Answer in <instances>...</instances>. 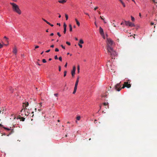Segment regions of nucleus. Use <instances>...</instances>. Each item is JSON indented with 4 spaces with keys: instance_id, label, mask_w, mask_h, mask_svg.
I'll return each mask as SVG.
<instances>
[{
    "instance_id": "9d476101",
    "label": "nucleus",
    "mask_w": 157,
    "mask_h": 157,
    "mask_svg": "<svg viewBox=\"0 0 157 157\" xmlns=\"http://www.w3.org/2000/svg\"><path fill=\"white\" fill-rule=\"evenodd\" d=\"M63 27H64V30H63V33L64 34H65L66 32V28H67V25L65 23L63 25Z\"/></svg>"
},
{
    "instance_id": "6ab92c4d",
    "label": "nucleus",
    "mask_w": 157,
    "mask_h": 157,
    "mask_svg": "<svg viewBox=\"0 0 157 157\" xmlns=\"http://www.w3.org/2000/svg\"><path fill=\"white\" fill-rule=\"evenodd\" d=\"M25 118L23 117H21V119H20L21 121H24L25 120Z\"/></svg>"
},
{
    "instance_id": "c756f323",
    "label": "nucleus",
    "mask_w": 157,
    "mask_h": 157,
    "mask_svg": "<svg viewBox=\"0 0 157 157\" xmlns=\"http://www.w3.org/2000/svg\"><path fill=\"white\" fill-rule=\"evenodd\" d=\"M66 43L68 45H71V43L70 42L67 41L66 42Z\"/></svg>"
},
{
    "instance_id": "a18cd8bd",
    "label": "nucleus",
    "mask_w": 157,
    "mask_h": 157,
    "mask_svg": "<svg viewBox=\"0 0 157 157\" xmlns=\"http://www.w3.org/2000/svg\"><path fill=\"white\" fill-rule=\"evenodd\" d=\"M98 7H95L94 9V10H96L97 9H98Z\"/></svg>"
},
{
    "instance_id": "79ce46f5",
    "label": "nucleus",
    "mask_w": 157,
    "mask_h": 157,
    "mask_svg": "<svg viewBox=\"0 0 157 157\" xmlns=\"http://www.w3.org/2000/svg\"><path fill=\"white\" fill-rule=\"evenodd\" d=\"M50 51V49H49V50L46 51V52H47V53H48V52H49Z\"/></svg>"
},
{
    "instance_id": "2f4dec72",
    "label": "nucleus",
    "mask_w": 157,
    "mask_h": 157,
    "mask_svg": "<svg viewBox=\"0 0 157 157\" xmlns=\"http://www.w3.org/2000/svg\"><path fill=\"white\" fill-rule=\"evenodd\" d=\"M61 46L62 47V48L63 49H65V47L63 45H61Z\"/></svg>"
},
{
    "instance_id": "4c0bfd02",
    "label": "nucleus",
    "mask_w": 157,
    "mask_h": 157,
    "mask_svg": "<svg viewBox=\"0 0 157 157\" xmlns=\"http://www.w3.org/2000/svg\"><path fill=\"white\" fill-rule=\"evenodd\" d=\"M42 20L44 21H45V22H46V23H47V22H48V21H46V20H45V19L42 18Z\"/></svg>"
},
{
    "instance_id": "ddd939ff",
    "label": "nucleus",
    "mask_w": 157,
    "mask_h": 157,
    "mask_svg": "<svg viewBox=\"0 0 157 157\" xmlns=\"http://www.w3.org/2000/svg\"><path fill=\"white\" fill-rule=\"evenodd\" d=\"M79 82V77H78L75 82V86H77Z\"/></svg>"
},
{
    "instance_id": "423d86ee",
    "label": "nucleus",
    "mask_w": 157,
    "mask_h": 157,
    "mask_svg": "<svg viewBox=\"0 0 157 157\" xmlns=\"http://www.w3.org/2000/svg\"><path fill=\"white\" fill-rule=\"evenodd\" d=\"M106 65L109 71H110L111 70H112L113 69L112 68L111 65L109 61L107 63Z\"/></svg>"
},
{
    "instance_id": "aec40b11",
    "label": "nucleus",
    "mask_w": 157,
    "mask_h": 157,
    "mask_svg": "<svg viewBox=\"0 0 157 157\" xmlns=\"http://www.w3.org/2000/svg\"><path fill=\"white\" fill-rule=\"evenodd\" d=\"M80 116H78L76 117V119L78 120H79L80 119Z\"/></svg>"
},
{
    "instance_id": "864d4df0",
    "label": "nucleus",
    "mask_w": 157,
    "mask_h": 157,
    "mask_svg": "<svg viewBox=\"0 0 157 157\" xmlns=\"http://www.w3.org/2000/svg\"><path fill=\"white\" fill-rule=\"evenodd\" d=\"M67 66V63H66L65 65H64V67H66Z\"/></svg>"
},
{
    "instance_id": "412c9836",
    "label": "nucleus",
    "mask_w": 157,
    "mask_h": 157,
    "mask_svg": "<svg viewBox=\"0 0 157 157\" xmlns=\"http://www.w3.org/2000/svg\"><path fill=\"white\" fill-rule=\"evenodd\" d=\"M131 20L132 21H135L134 18L132 16H131Z\"/></svg>"
},
{
    "instance_id": "bb28decb",
    "label": "nucleus",
    "mask_w": 157,
    "mask_h": 157,
    "mask_svg": "<svg viewBox=\"0 0 157 157\" xmlns=\"http://www.w3.org/2000/svg\"><path fill=\"white\" fill-rule=\"evenodd\" d=\"M13 90H14V89H13H13H12V88H11V87L10 88V90L11 91V92L12 93H13V91H13Z\"/></svg>"
},
{
    "instance_id": "13d9d810",
    "label": "nucleus",
    "mask_w": 157,
    "mask_h": 157,
    "mask_svg": "<svg viewBox=\"0 0 157 157\" xmlns=\"http://www.w3.org/2000/svg\"><path fill=\"white\" fill-rule=\"evenodd\" d=\"M40 104V107H41V106H42V103L40 102V103H39Z\"/></svg>"
},
{
    "instance_id": "e2e57ef3",
    "label": "nucleus",
    "mask_w": 157,
    "mask_h": 157,
    "mask_svg": "<svg viewBox=\"0 0 157 157\" xmlns=\"http://www.w3.org/2000/svg\"><path fill=\"white\" fill-rule=\"evenodd\" d=\"M57 25H59V26H60V23H57Z\"/></svg>"
},
{
    "instance_id": "2eb2a0df",
    "label": "nucleus",
    "mask_w": 157,
    "mask_h": 157,
    "mask_svg": "<svg viewBox=\"0 0 157 157\" xmlns=\"http://www.w3.org/2000/svg\"><path fill=\"white\" fill-rule=\"evenodd\" d=\"M23 104L25 105H24L23 106H25V107L28 106L29 104L28 102H25V103H24Z\"/></svg>"
},
{
    "instance_id": "a211bd4d",
    "label": "nucleus",
    "mask_w": 157,
    "mask_h": 157,
    "mask_svg": "<svg viewBox=\"0 0 157 157\" xmlns=\"http://www.w3.org/2000/svg\"><path fill=\"white\" fill-rule=\"evenodd\" d=\"M83 43H84V42L81 39L79 40V44L80 43V44H83Z\"/></svg>"
},
{
    "instance_id": "5fc2aeb1",
    "label": "nucleus",
    "mask_w": 157,
    "mask_h": 157,
    "mask_svg": "<svg viewBox=\"0 0 157 157\" xmlns=\"http://www.w3.org/2000/svg\"><path fill=\"white\" fill-rule=\"evenodd\" d=\"M50 47H51V48H53V47H54V45H51L50 46Z\"/></svg>"
},
{
    "instance_id": "7c9ffc66",
    "label": "nucleus",
    "mask_w": 157,
    "mask_h": 157,
    "mask_svg": "<svg viewBox=\"0 0 157 157\" xmlns=\"http://www.w3.org/2000/svg\"><path fill=\"white\" fill-rule=\"evenodd\" d=\"M108 103L105 102L103 103V105L105 106L107 105H108Z\"/></svg>"
},
{
    "instance_id": "72a5a7b5",
    "label": "nucleus",
    "mask_w": 157,
    "mask_h": 157,
    "mask_svg": "<svg viewBox=\"0 0 157 157\" xmlns=\"http://www.w3.org/2000/svg\"><path fill=\"white\" fill-rule=\"evenodd\" d=\"M59 60L60 61H62V58L61 57V56H60V57H59Z\"/></svg>"
},
{
    "instance_id": "dca6fc26",
    "label": "nucleus",
    "mask_w": 157,
    "mask_h": 157,
    "mask_svg": "<svg viewBox=\"0 0 157 157\" xmlns=\"http://www.w3.org/2000/svg\"><path fill=\"white\" fill-rule=\"evenodd\" d=\"M75 20L76 22V24H77V25L78 26H79L80 25V23L78 21V20H77V19L76 18H75Z\"/></svg>"
},
{
    "instance_id": "473e14b6",
    "label": "nucleus",
    "mask_w": 157,
    "mask_h": 157,
    "mask_svg": "<svg viewBox=\"0 0 157 157\" xmlns=\"http://www.w3.org/2000/svg\"><path fill=\"white\" fill-rule=\"evenodd\" d=\"M78 45L79 46L80 48H82V45L80 44L79 43L78 44Z\"/></svg>"
},
{
    "instance_id": "5701e85b",
    "label": "nucleus",
    "mask_w": 157,
    "mask_h": 157,
    "mask_svg": "<svg viewBox=\"0 0 157 157\" xmlns=\"http://www.w3.org/2000/svg\"><path fill=\"white\" fill-rule=\"evenodd\" d=\"M29 113L28 112H25V115L26 116H28L29 115Z\"/></svg>"
},
{
    "instance_id": "49530a36",
    "label": "nucleus",
    "mask_w": 157,
    "mask_h": 157,
    "mask_svg": "<svg viewBox=\"0 0 157 157\" xmlns=\"http://www.w3.org/2000/svg\"><path fill=\"white\" fill-rule=\"evenodd\" d=\"M84 13L85 14L87 15L88 16L90 17V16H89V14L87 13H85V12Z\"/></svg>"
},
{
    "instance_id": "0e129e2a",
    "label": "nucleus",
    "mask_w": 157,
    "mask_h": 157,
    "mask_svg": "<svg viewBox=\"0 0 157 157\" xmlns=\"http://www.w3.org/2000/svg\"><path fill=\"white\" fill-rule=\"evenodd\" d=\"M75 40H78V38L77 37H75Z\"/></svg>"
},
{
    "instance_id": "20e7f679",
    "label": "nucleus",
    "mask_w": 157,
    "mask_h": 157,
    "mask_svg": "<svg viewBox=\"0 0 157 157\" xmlns=\"http://www.w3.org/2000/svg\"><path fill=\"white\" fill-rule=\"evenodd\" d=\"M126 86L123 84V87L122 88H121V86L120 85V83L117 84L114 87L115 89L117 91H120L122 88L124 89L125 87H126Z\"/></svg>"
},
{
    "instance_id": "338daca9",
    "label": "nucleus",
    "mask_w": 157,
    "mask_h": 157,
    "mask_svg": "<svg viewBox=\"0 0 157 157\" xmlns=\"http://www.w3.org/2000/svg\"><path fill=\"white\" fill-rule=\"evenodd\" d=\"M103 21H104V23H106V22L105 21V20Z\"/></svg>"
},
{
    "instance_id": "603ef678",
    "label": "nucleus",
    "mask_w": 157,
    "mask_h": 157,
    "mask_svg": "<svg viewBox=\"0 0 157 157\" xmlns=\"http://www.w3.org/2000/svg\"><path fill=\"white\" fill-rule=\"evenodd\" d=\"M120 1L121 2V3L122 4H123V3H124L122 0H120Z\"/></svg>"
},
{
    "instance_id": "4be33fe9",
    "label": "nucleus",
    "mask_w": 157,
    "mask_h": 157,
    "mask_svg": "<svg viewBox=\"0 0 157 157\" xmlns=\"http://www.w3.org/2000/svg\"><path fill=\"white\" fill-rule=\"evenodd\" d=\"M78 73L79 72V70H80V67L78 65Z\"/></svg>"
},
{
    "instance_id": "4d7b16f0",
    "label": "nucleus",
    "mask_w": 157,
    "mask_h": 157,
    "mask_svg": "<svg viewBox=\"0 0 157 157\" xmlns=\"http://www.w3.org/2000/svg\"><path fill=\"white\" fill-rule=\"evenodd\" d=\"M154 24V23L153 22H151V25H152Z\"/></svg>"
},
{
    "instance_id": "a19ab883",
    "label": "nucleus",
    "mask_w": 157,
    "mask_h": 157,
    "mask_svg": "<svg viewBox=\"0 0 157 157\" xmlns=\"http://www.w3.org/2000/svg\"><path fill=\"white\" fill-rule=\"evenodd\" d=\"M55 59H58V57L57 56H56L55 57Z\"/></svg>"
},
{
    "instance_id": "c9c22d12",
    "label": "nucleus",
    "mask_w": 157,
    "mask_h": 157,
    "mask_svg": "<svg viewBox=\"0 0 157 157\" xmlns=\"http://www.w3.org/2000/svg\"><path fill=\"white\" fill-rule=\"evenodd\" d=\"M57 35H58L59 37H60V36H61V35L59 33V32H58V33H57Z\"/></svg>"
},
{
    "instance_id": "6e6552de",
    "label": "nucleus",
    "mask_w": 157,
    "mask_h": 157,
    "mask_svg": "<svg viewBox=\"0 0 157 157\" xmlns=\"http://www.w3.org/2000/svg\"><path fill=\"white\" fill-rule=\"evenodd\" d=\"M130 82H124V84L126 86V87L128 88H129L131 86V84L129 83Z\"/></svg>"
},
{
    "instance_id": "37998d69",
    "label": "nucleus",
    "mask_w": 157,
    "mask_h": 157,
    "mask_svg": "<svg viewBox=\"0 0 157 157\" xmlns=\"http://www.w3.org/2000/svg\"><path fill=\"white\" fill-rule=\"evenodd\" d=\"M54 95L56 97H57L58 96V94H55Z\"/></svg>"
},
{
    "instance_id": "c85d7f7f",
    "label": "nucleus",
    "mask_w": 157,
    "mask_h": 157,
    "mask_svg": "<svg viewBox=\"0 0 157 157\" xmlns=\"http://www.w3.org/2000/svg\"><path fill=\"white\" fill-rule=\"evenodd\" d=\"M3 128L6 129V130H10V128H6V127H4Z\"/></svg>"
},
{
    "instance_id": "9b49d317",
    "label": "nucleus",
    "mask_w": 157,
    "mask_h": 157,
    "mask_svg": "<svg viewBox=\"0 0 157 157\" xmlns=\"http://www.w3.org/2000/svg\"><path fill=\"white\" fill-rule=\"evenodd\" d=\"M17 49L16 48H14L13 49V52L16 55L17 53Z\"/></svg>"
},
{
    "instance_id": "c03bdc74",
    "label": "nucleus",
    "mask_w": 157,
    "mask_h": 157,
    "mask_svg": "<svg viewBox=\"0 0 157 157\" xmlns=\"http://www.w3.org/2000/svg\"><path fill=\"white\" fill-rule=\"evenodd\" d=\"M6 42H7V44H5V45H8V44H9V41H8V40H6Z\"/></svg>"
},
{
    "instance_id": "f3484780",
    "label": "nucleus",
    "mask_w": 157,
    "mask_h": 157,
    "mask_svg": "<svg viewBox=\"0 0 157 157\" xmlns=\"http://www.w3.org/2000/svg\"><path fill=\"white\" fill-rule=\"evenodd\" d=\"M69 26L70 28L69 31L70 32H71L72 30V28L71 25L69 24Z\"/></svg>"
},
{
    "instance_id": "1a4fd4ad",
    "label": "nucleus",
    "mask_w": 157,
    "mask_h": 157,
    "mask_svg": "<svg viewBox=\"0 0 157 157\" xmlns=\"http://www.w3.org/2000/svg\"><path fill=\"white\" fill-rule=\"evenodd\" d=\"M99 32L101 35H103L104 34L103 29L100 27L99 28Z\"/></svg>"
},
{
    "instance_id": "3c124183",
    "label": "nucleus",
    "mask_w": 157,
    "mask_h": 157,
    "mask_svg": "<svg viewBox=\"0 0 157 157\" xmlns=\"http://www.w3.org/2000/svg\"><path fill=\"white\" fill-rule=\"evenodd\" d=\"M4 38L6 39V41L8 39V38L6 36H5Z\"/></svg>"
},
{
    "instance_id": "cd10ccee",
    "label": "nucleus",
    "mask_w": 157,
    "mask_h": 157,
    "mask_svg": "<svg viewBox=\"0 0 157 157\" xmlns=\"http://www.w3.org/2000/svg\"><path fill=\"white\" fill-rule=\"evenodd\" d=\"M42 62L44 63H45L46 62V61L45 59H42Z\"/></svg>"
},
{
    "instance_id": "8fccbe9b",
    "label": "nucleus",
    "mask_w": 157,
    "mask_h": 157,
    "mask_svg": "<svg viewBox=\"0 0 157 157\" xmlns=\"http://www.w3.org/2000/svg\"><path fill=\"white\" fill-rule=\"evenodd\" d=\"M61 67H60V66H59V71H61Z\"/></svg>"
},
{
    "instance_id": "680f3d73",
    "label": "nucleus",
    "mask_w": 157,
    "mask_h": 157,
    "mask_svg": "<svg viewBox=\"0 0 157 157\" xmlns=\"http://www.w3.org/2000/svg\"><path fill=\"white\" fill-rule=\"evenodd\" d=\"M47 24H48L49 25H51V24L49 22H48H48H47Z\"/></svg>"
},
{
    "instance_id": "bf43d9fd",
    "label": "nucleus",
    "mask_w": 157,
    "mask_h": 157,
    "mask_svg": "<svg viewBox=\"0 0 157 157\" xmlns=\"http://www.w3.org/2000/svg\"><path fill=\"white\" fill-rule=\"evenodd\" d=\"M53 35H54V34H53V33H51L50 34V36H53Z\"/></svg>"
},
{
    "instance_id": "7ed1b4c3",
    "label": "nucleus",
    "mask_w": 157,
    "mask_h": 157,
    "mask_svg": "<svg viewBox=\"0 0 157 157\" xmlns=\"http://www.w3.org/2000/svg\"><path fill=\"white\" fill-rule=\"evenodd\" d=\"M108 52L110 53L111 57L112 59H115V57L117 55L116 52L113 50V49H112L111 50L109 51H107Z\"/></svg>"
},
{
    "instance_id": "ea45409f",
    "label": "nucleus",
    "mask_w": 157,
    "mask_h": 157,
    "mask_svg": "<svg viewBox=\"0 0 157 157\" xmlns=\"http://www.w3.org/2000/svg\"><path fill=\"white\" fill-rule=\"evenodd\" d=\"M21 116H20V115L19 116L17 117V119H21Z\"/></svg>"
},
{
    "instance_id": "09e8293b",
    "label": "nucleus",
    "mask_w": 157,
    "mask_h": 157,
    "mask_svg": "<svg viewBox=\"0 0 157 157\" xmlns=\"http://www.w3.org/2000/svg\"><path fill=\"white\" fill-rule=\"evenodd\" d=\"M39 48V46H36L35 47V48Z\"/></svg>"
},
{
    "instance_id": "69168bd1",
    "label": "nucleus",
    "mask_w": 157,
    "mask_h": 157,
    "mask_svg": "<svg viewBox=\"0 0 157 157\" xmlns=\"http://www.w3.org/2000/svg\"><path fill=\"white\" fill-rule=\"evenodd\" d=\"M46 32H48V29L46 30Z\"/></svg>"
},
{
    "instance_id": "f8f14e48",
    "label": "nucleus",
    "mask_w": 157,
    "mask_h": 157,
    "mask_svg": "<svg viewBox=\"0 0 157 157\" xmlns=\"http://www.w3.org/2000/svg\"><path fill=\"white\" fill-rule=\"evenodd\" d=\"M66 0H59L58 2L61 3H63L65 2H66Z\"/></svg>"
},
{
    "instance_id": "393cba45",
    "label": "nucleus",
    "mask_w": 157,
    "mask_h": 157,
    "mask_svg": "<svg viewBox=\"0 0 157 157\" xmlns=\"http://www.w3.org/2000/svg\"><path fill=\"white\" fill-rule=\"evenodd\" d=\"M67 71H64V77H65L66 75Z\"/></svg>"
},
{
    "instance_id": "f03ea898",
    "label": "nucleus",
    "mask_w": 157,
    "mask_h": 157,
    "mask_svg": "<svg viewBox=\"0 0 157 157\" xmlns=\"http://www.w3.org/2000/svg\"><path fill=\"white\" fill-rule=\"evenodd\" d=\"M107 50V51L111 50L114 44L113 41L110 38H107L106 41Z\"/></svg>"
},
{
    "instance_id": "f257e3e1",
    "label": "nucleus",
    "mask_w": 157,
    "mask_h": 157,
    "mask_svg": "<svg viewBox=\"0 0 157 157\" xmlns=\"http://www.w3.org/2000/svg\"><path fill=\"white\" fill-rule=\"evenodd\" d=\"M10 4L12 6V8L13 11L19 14L21 13V11L20 10L19 6L16 3L10 2Z\"/></svg>"
},
{
    "instance_id": "6e6d98bb",
    "label": "nucleus",
    "mask_w": 157,
    "mask_h": 157,
    "mask_svg": "<svg viewBox=\"0 0 157 157\" xmlns=\"http://www.w3.org/2000/svg\"><path fill=\"white\" fill-rule=\"evenodd\" d=\"M122 5H123V6L124 7H125V4H124V3H123V4H122Z\"/></svg>"
},
{
    "instance_id": "58836bf2",
    "label": "nucleus",
    "mask_w": 157,
    "mask_h": 157,
    "mask_svg": "<svg viewBox=\"0 0 157 157\" xmlns=\"http://www.w3.org/2000/svg\"><path fill=\"white\" fill-rule=\"evenodd\" d=\"M101 35L102 36L103 39H105V36L104 34L103 35Z\"/></svg>"
},
{
    "instance_id": "a878e982",
    "label": "nucleus",
    "mask_w": 157,
    "mask_h": 157,
    "mask_svg": "<svg viewBox=\"0 0 157 157\" xmlns=\"http://www.w3.org/2000/svg\"><path fill=\"white\" fill-rule=\"evenodd\" d=\"M27 109V108H25V109H22V110H21V112H22L23 111H24V112H25V109Z\"/></svg>"
},
{
    "instance_id": "e433bc0d",
    "label": "nucleus",
    "mask_w": 157,
    "mask_h": 157,
    "mask_svg": "<svg viewBox=\"0 0 157 157\" xmlns=\"http://www.w3.org/2000/svg\"><path fill=\"white\" fill-rule=\"evenodd\" d=\"M55 51L56 52H58L59 51V50L58 48H56L55 49Z\"/></svg>"
},
{
    "instance_id": "4468645a",
    "label": "nucleus",
    "mask_w": 157,
    "mask_h": 157,
    "mask_svg": "<svg viewBox=\"0 0 157 157\" xmlns=\"http://www.w3.org/2000/svg\"><path fill=\"white\" fill-rule=\"evenodd\" d=\"M77 86H75V87H74V91H73V94H75V93H76V90H77Z\"/></svg>"
},
{
    "instance_id": "de8ad7c7",
    "label": "nucleus",
    "mask_w": 157,
    "mask_h": 157,
    "mask_svg": "<svg viewBox=\"0 0 157 157\" xmlns=\"http://www.w3.org/2000/svg\"><path fill=\"white\" fill-rule=\"evenodd\" d=\"M152 1L155 3H157V2H156L155 0H152Z\"/></svg>"
},
{
    "instance_id": "39448f33",
    "label": "nucleus",
    "mask_w": 157,
    "mask_h": 157,
    "mask_svg": "<svg viewBox=\"0 0 157 157\" xmlns=\"http://www.w3.org/2000/svg\"><path fill=\"white\" fill-rule=\"evenodd\" d=\"M125 24L126 26H128L130 27H134L135 25L134 24L130 22V21H124Z\"/></svg>"
},
{
    "instance_id": "0eeeda50",
    "label": "nucleus",
    "mask_w": 157,
    "mask_h": 157,
    "mask_svg": "<svg viewBox=\"0 0 157 157\" xmlns=\"http://www.w3.org/2000/svg\"><path fill=\"white\" fill-rule=\"evenodd\" d=\"M76 70V67L75 66H74L73 67V70L71 71V75L72 76V78L74 77V75L75 74V71Z\"/></svg>"
},
{
    "instance_id": "f704fd0d",
    "label": "nucleus",
    "mask_w": 157,
    "mask_h": 157,
    "mask_svg": "<svg viewBox=\"0 0 157 157\" xmlns=\"http://www.w3.org/2000/svg\"><path fill=\"white\" fill-rule=\"evenodd\" d=\"M3 47V44H1V43H0V48H2Z\"/></svg>"
},
{
    "instance_id": "b1692460",
    "label": "nucleus",
    "mask_w": 157,
    "mask_h": 157,
    "mask_svg": "<svg viewBox=\"0 0 157 157\" xmlns=\"http://www.w3.org/2000/svg\"><path fill=\"white\" fill-rule=\"evenodd\" d=\"M65 17L66 18V20H67L68 19V16L67 14H65Z\"/></svg>"
},
{
    "instance_id": "774afa93",
    "label": "nucleus",
    "mask_w": 157,
    "mask_h": 157,
    "mask_svg": "<svg viewBox=\"0 0 157 157\" xmlns=\"http://www.w3.org/2000/svg\"><path fill=\"white\" fill-rule=\"evenodd\" d=\"M113 25L114 27H116L114 23L113 24Z\"/></svg>"
},
{
    "instance_id": "052dcab7",
    "label": "nucleus",
    "mask_w": 157,
    "mask_h": 157,
    "mask_svg": "<svg viewBox=\"0 0 157 157\" xmlns=\"http://www.w3.org/2000/svg\"><path fill=\"white\" fill-rule=\"evenodd\" d=\"M36 64L39 66L41 65L38 62H36Z\"/></svg>"
}]
</instances>
